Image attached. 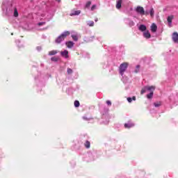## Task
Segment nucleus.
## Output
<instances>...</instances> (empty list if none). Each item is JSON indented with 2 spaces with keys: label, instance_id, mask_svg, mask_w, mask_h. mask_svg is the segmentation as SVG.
I'll use <instances>...</instances> for the list:
<instances>
[{
  "label": "nucleus",
  "instance_id": "6e6552de",
  "mask_svg": "<svg viewBox=\"0 0 178 178\" xmlns=\"http://www.w3.org/2000/svg\"><path fill=\"white\" fill-rule=\"evenodd\" d=\"M125 129H131V127H134V124L132 122H128L124 124Z\"/></svg>",
  "mask_w": 178,
  "mask_h": 178
},
{
  "label": "nucleus",
  "instance_id": "f3484780",
  "mask_svg": "<svg viewBox=\"0 0 178 178\" xmlns=\"http://www.w3.org/2000/svg\"><path fill=\"white\" fill-rule=\"evenodd\" d=\"M147 91H148L147 86H145L144 88H142L140 91L141 95H143V94H145V92H147Z\"/></svg>",
  "mask_w": 178,
  "mask_h": 178
},
{
  "label": "nucleus",
  "instance_id": "a878e982",
  "mask_svg": "<svg viewBox=\"0 0 178 178\" xmlns=\"http://www.w3.org/2000/svg\"><path fill=\"white\" fill-rule=\"evenodd\" d=\"M67 74H72V73H73V70L70 68H67Z\"/></svg>",
  "mask_w": 178,
  "mask_h": 178
},
{
  "label": "nucleus",
  "instance_id": "393cba45",
  "mask_svg": "<svg viewBox=\"0 0 178 178\" xmlns=\"http://www.w3.org/2000/svg\"><path fill=\"white\" fill-rule=\"evenodd\" d=\"M140 65H136V68L134 71L135 73H138L140 72Z\"/></svg>",
  "mask_w": 178,
  "mask_h": 178
},
{
  "label": "nucleus",
  "instance_id": "72a5a7b5",
  "mask_svg": "<svg viewBox=\"0 0 178 178\" xmlns=\"http://www.w3.org/2000/svg\"><path fill=\"white\" fill-rule=\"evenodd\" d=\"M95 22H98V18H96V19H95Z\"/></svg>",
  "mask_w": 178,
  "mask_h": 178
},
{
  "label": "nucleus",
  "instance_id": "b1692460",
  "mask_svg": "<svg viewBox=\"0 0 178 178\" xmlns=\"http://www.w3.org/2000/svg\"><path fill=\"white\" fill-rule=\"evenodd\" d=\"M14 16H15V17H17L19 16V13H17V8H15Z\"/></svg>",
  "mask_w": 178,
  "mask_h": 178
},
{
  "label": "nucleus",
  "instance_id": "9d476101",
  "mask_svg": "<svg viewBox=\"0 0 178 178\" xmlns=\"http://www.w3.org/2000/svg\"><path fill=\"white\" fill-rule=\"evenodd\" d=\"M138 29L142 32L147 31V26L144 24H141L140 25Z\"/></svg>",
  "mask_w": 178,
  "mask_h": 178
},
{
  "label": "nucleus",
  "instance_id": "412c9836",
  "mask_svg": "<svg viewBox=\"0 0 178 178\" xmlns=\"http://www.w3.org/2000/svg\"><path fill=\"white\" fill-rule=\"evenodd\" d=\"M154 15H155V10H154V8H151V10H150L151 17H154Z\"/></svg>",
  "mask_w": 178,
  "mask_h": 178
},
{
  "label": "nucleus",
  "instance_id": "4be33fe9",
  "mask_svg": "<svg viewBox=\"0 0 178 178\" xmlns=\"http://www.w3.org/2000/svg\"><path fill=\"white\" fill-rule=\"evenodd\" d=\"M72 38L74 40V41H79V37H77L76 35H72Z\"/></svg>",
  "mask_w": 178,
  "mask_h": 178
},
{
  "label": "nucleus",
  "instance_id": "aec40b11",
  "mask_svg": "<svg viewBox=\"0 0 178 178\" xmlns=\"http://www.w3.org/2000/svg\"><path fill=\"white\" fill-rule=\"evenodd\" d=\"M127 101L129 103L132 102L133 101H136V97L134 96L132 98L131 97H128Z\"/></svg>",
  "mask_w": 178,
  "mask_h": 178
},
{
  "label": "nucleus",
  "instance_id": "c756f323",
  "mask_svg": "<svg viewBox=\"0 0 178 178\" xmlns=\"http://www.w3.org/2000/svg\"><path fill=\"white\" fill-rule=\"evenodd\" d=\"M106 104H107V105H108V106H111L112 105V102H111V101H109V100H107V101H106Z\"/></svg>",
  "mask_w": 178,
  "mask_h": 178
},
{
  "label": "nucleus",
  "instance_id": "9b49d317",
  "mask_svg": "<svg viewBox=\"0 0 178 178\" xmlns=\"http://www.w3.org/2000/svg\"><path fill=\"white\" fill-rule=\"evenodd\" d=\"M62 56L65 58H69V51L67 50H65L64 51H61Z\"/></svg>",
  "mask_w": 178,
  "mask_h": 178
},
{
  "label": "nucleus",
  "instance_id": "423d86ee",
  "mask_svg": "<svg viewBox=\"0 0 178 178\" xmlns=\"http://www.w3.org/2000/svg\"><path fill=\"white\" fill-rule=\"evenodd\" d=\"M156 30H158V26L155 24H152L151 26V31L152 33H156Z\"/></svg>",
  "mask_w": 178,
  "mask_h": 178
},
{
  "label": "nucleus",
  "instance_id": "7c9ffc66",
  "mask_svg": "<svg viewBox=\"0 0 178 178\" xmlns=\"http://www.w3.org/2000/svg\"><path fill=\"white\" fill-rule=\"evenodd\" d=\"M96 8H97V6H96V5L92 6V7H91V10H94Z\"/></svg>",
  "mask_w": 178,
  "mask_h": 178
},
{
  "label": "nucleus",
  "instance_id": "473e14b6",
  "mask_svg": "<svg viewBox=\"0 0 178 178\" xmlns=\"http://www.w3.org/2000/svg\"><path fill=\"white\" fill-rule=\"evenodd\" d=\"M83 120H90V118L87 117H83Z\"/></svg>",
  "mask_w": 178,
  "mask_h": 178
},
{
  "label": "nucleus",
  "instance_id": "6ab92c4d",
  "mask_svg": "<svg viewBox=\"0 0 178 178\" xmlns=\"http://www.w3.org/2000/svg\"><path fill=\"white\" fill-rule=\"evenodd\" d=\"M154 105L155 106V108H159V106H161V105H162V103L161 102H156L154 103Z\"/></svg>",
  "mask_w": 178,
  "mask_h": 178
},
{
  "label": "nucleus",
  "instance_id": "2f4dec72",
  "mask_svg": "<svg viewBox=\"0 0 178 178\" xmlns=\"http://www.w3.org/2000/svg\"><path fill=\"white\" fill-rule=\"evenodd\" d=\"M44 24H45V22H39L38 26H44Z\"/></svg>",
  "mask_w": 178,
  "mask_h": 178
},
{
  "label": "nucleus",
  "instance_id": "ddd939ff",
  "mask_svg": "<svg viewBox=\"0 0 178 178\" xmlns=\"http://www.w3.org/2000/svg\"><path fill=\"white\" fill-rule=\"evenodd\" d=\"M120 8H122V0H118L116 4V8L120 9Z\"/></svg>",
  "mask_w": 178,
  "mask_h": 178
},
{
  "label": "nucleus",
  "instance_id": "bb28decb",
  "mask_svg": "<svg viewBox=\"0 0 178 178\" xmlns=\"http://www.w3.org/2000/svg\"><path fill=\"white\" fill-rule=\"evenodd\" d=\"M88 26H90V27H94V22L92 21H90V22H88Z\"/></svg>",
  "mask_w": 178,
  "mask_h": 178
},
{
  "label": "nucleus",
  "instance_id": "f03ea898",
  "mask_svg": "<svg viewBox=\"0 0 178 178\" xmlns=\"http://www.w3.org/2000/svg\"><path fill=\"white\" fill-rule=\"evenodd\" d=\"M127 67H129V63H123L120 65L119 70L121 76H123Z\"/></svg>",
  "mask_w": 178,
  "mask_h": 178
},
{
  "label": "nucleus",
  "instance_id": "2eb2a0df",
  "mask_svg": "<svg viewBox=\"0 0 178 178\" xmlns=\"http://www.w3.org/2000/svg\"><path fill=\"white\" fill-rule=\"evenodd\" d=\"M152 97H154V91H151L150 93L147 95V98L148 99H151V98H152Z\"/></svg>",
  "mask_w": 178,
  "mask_h": 178
},
{
  "label": "nucleus",
  "instance_id": "20e7f679",
  "mask_svg": "<svg viewBox=\"0 0 178 178\" xmlns=\"http://www.w3.org/2000/svg\"><path fill=\"white\" fill-rule=\"evenodd\" d=\"M172 40L175 44H178V33L174 32L172 35Z\"/></svg>",
  "mask_w": 178,
  "mask_h": 178
},
{
  "label": "nucleus",
  "instance_id": "a211bd4d",
  "mask_svg": "<svg viewBox=\"0 0 178 178\" xmlns=\"http://www.w3.org/2000/svg\"><path fill=\"white\" fill-rule=\"evenodd\" d=\"M58 54V51L56 50L50 51L49 52V55L51 56L52 55H56Z\"/></svg>",
  "mask_w": 178,
  "mask_h": 178
},
{
  "label": "nucleus",
  "instance_id": "f257e3e1",
  "mask_svg": "<svg viewBox=\"0 0 178 178\" xmlns=\"http://www.w3.org/2000/svg\"><path fill=\"white\" fill-rule=\"evenodd\" d=\"M68 35H70V32L69 31L63 32L56 39L55 41L56 44H60V42H62V41H64L65 38H66V37H67Z\"/></svg>",
  "mask_w": 178,
  "mask_h": 178
},
{
  "label": "nucleus",
  "instance_id": "dca6fc26",
  "mask_svg": "<svg viewBox=\"0 0 178 178\" xmlns=\"http://www.w3.org/2000/svg\"><path fill=\"white\" fill-rule=\"evenodd\" d=\"M86 148L88 149L90 148V147H91V143H90V141L86 140L85 144H84Z\"/></svg>",
  "mask_w": 178,
  "mask_h": 178
},
{
  "label": "nucleus",
  "instance_id": "c85d7f7f",
  "mask_svg": "<svg viewBox=\"0 0 178 178\" xmlns=\"http://www.w3.org/2000/svg\"><path fill=\"white\" fill-rule=\"evenodd\" d=\"M51 60H52V62H58V58L52 57Z\"/></svg>",
  "mask_w": 178,
  "mask_h": 178
},
{
  "label": "nucleus",
  "instance_id": "0eeeda50",
  "mask_svg": "<svg viewBox=\"0 0 178 178\" xmlns=\"http://www.w3.org/2000/svg\"><path fill=\"white\" fill-rule=\"evenodd\" d=\"M143 36L145 38H151V33H149V31H145Z\"/></svg>",
  "mask_w": 178,
  "mask_h": 178
},
{
  "label": "nucleus",
  "instance_id": "39448f33",
  "mask_svg": "<svg viewBox=\"0 0 178 178\" xmlns=\"http://www.w3.org/2000/svg\"><path fill=\"white\" fill-rule=\"evenodd\" d=\"M81 13V10H77L76 9H73L71 10L70 16H79Z\"/></svg>",
  "mask_w": 178,
  "mask_h": 178
},
{
  "label": "nucleus",
  "instance_id": "1a4fd4ad",
  "mask_svg": "<svg viewBox=\"0 0 178 178\" xmlns=\"http://www.w3.org/2000/svg\"><path fill=\"white\" fill-rule=\"evenodd\" d=\"M65 45L68 48H73V47L74 45V42H73L72 41H69V42H65Z\"/></svg>",
  "mask_w": 178,
  "mask_h": 178
},
{
  "label": "nucleus",
  "instance_id": "5701e85b",
  "mask_svg": "<svg viewBox=\"0 0 178 178\" xmlns=\"http://www.w3.org/2000/svg\"><path fill=\"white\" fill-rule=\"evenodd\" d=\"M74 106H75V108H79V106H80V102L76 100L74 102Z\"/></svg>",
  "mask_w": 178,
  "mask_h": 178
},
{
  "label": "nucleus",
  "instance_id": "4468645a",
  "mask_svg": "<svg viewBox=\"0 0 178 178\" xmlns=\"http://www.w3.org/2000/svg\"><path fill=\"white\" fill-rule=\"evenodd\" d=\"M147 88V91H155V86H146Z\"/></svg>",
  "mask_w": 178,
  "mask_h": 178
},
{
  "label": "nucleus",
  "instance_id": "f8f14e48",
  "mask_svg": "<svg viewBox=\"0 0 178 178\" xmlns=\"http://www.w3.org/2000/svg\"><path fill=\"white\" fill-rule=\"evenodd\" d=\"M174 17H175V16H173V15H170V16L168 17L167 21L169 23V24H172V21L173 20Z\"/></svg>",
  "mask_w": 178,
  "mask_h": 178
},
{
  "label": "nucleus",
  "instance_id": "7ed1b4c3",
  "mask_svg": "<svg viewBox=\"0 0 178 178\" xmlns=\"http://www.w3.org/2000/svg\"><path fill=\"white\" fill-rule=\"evenodd\" d=\"M136 12H137V13H139L142 16H144V15H145V10H144V8L141 6H137L136 8Z\"/></svg>",
  "mask_w": 178,
  "mask_h": 178
},
{
  "label": "nucleus",
  "instance_id": "cd10ccee",
  "mask_svg": "<svg viewBox=\"0 0 178 178\" xmlns=\"http://www.w3.org/2000/svg\"><path fill=\"white\" fill-rule=\"evenodd\" d=\"M91 6V1H88L86 5V8H90Z\"/></svg>",
  "mask_w": 178,
  "mask_h": 178
}]
</instances>
